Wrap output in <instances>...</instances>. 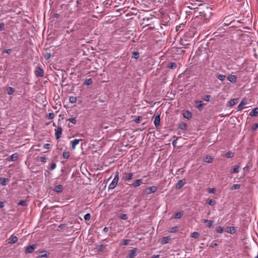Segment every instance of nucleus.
I'll return each mask as SVG.
<instances>
[{
  "label": "nucleus",
  "mask_w": 258,
  "mask_h": 258,
  "mask_svg": "<svg viewBox=\"0 0 258 258\" xmlns=\"http://www.w3.org/2000/svg\"><path fill=\"white\" fill-rule=\"evenodd\" d=\"M62 157L64 159H68L70 157V152L69 151L63 152Z\"/></svg>",
  "instance_id": "obj_36"
},
{
  "label": "nucleus",
  "mask_w": 258,
  "mask_h": 258,
  "mask_svg": "<svg viewBox=\"0 0 258 258\" xmlns=\"http://www.w3.org/2000/svg\"><path fill=\"white\" fill-rule=\"evenodd\" d=\"M224 229L222 227H218L216 229V232L218 233H222L223 232Z\"/></svg>",
  "instance_id": "obj_48"
},
{
  "label": "nucleus",
  "mask_w": 258,
  "mask_h": 258,
  "mask_svg": "<svg viewBox=\"0 0 258 258\" xmlns=\"http://www.w3.org/2000/svg\"><path fill=\"white\" fill-rule=\"evenodd\" d=\"M218 245V244L216 243H212L211 244V247H215V246H217Z\"/></svg>",
  "instance_id": "obj_62"
},
{
  "label": "nucleus",
  "mask_w": 258,
  "mask_h": 258,
  "mask_svg": "<svg viewBox=\"0 0 258 258\" xmlns=\"http://www.w3.org/2000/svg\"><path fill=\"white\" fill-rule=\"evenodd\" d=\"M203 222L205 223H208L207 226L209 228H211V227H212V226L213 225L214 221L208 220H207V219H205V220H203Z\"/></svg>",
  "instance_id": "obj_30"
},
{
  "label": "nucleus",
  "mask_w": 258,
  "mask_h": 258,
  "mask_svg": "<svg viewBox=\"0 0 258 258\" xmlns=\"http://www.w3.org/2000/svg\"><path fill=\"white\" fill-rule=\"evenodd\" d=\"M234 156V153L231 152H228L225 154V157L227 158H230L233 157Z\"/></svg>",
  "instance_id": "obj_39"
},
{
  "label": "nucleus",
  "mask_w": 258,
  "mask_h": 258,
  "mask_svg": "<svg viewBox=\"0 0 258 258\" xmlns=\"http://www.w3.org/2000/svg\"><path fill=\"white\" fill-rule=\"evenodd\" d=\"M185 184V179H182L178 181V182L175 185V188L176 189H180Z\"/></svg>",
  "instance_id": "obj_6"
},
{
  "label": "nucleus",
  "mask_w": 258,
  "mask_h": 258,
  "mask_svg": "<svg viewBox=\"0 0 258 258\" xmlns=\"http://www.w3.org/2000/svg\"><path fill=\"white\" fill-rule=\"evenodd\" d=\"M50 145L49 144H45L44 145V148L49 149L50 148Z\"/></svg>",
  "instance_id": "obj_59"
},
{
  "label": "nucleus",
  "mask_w": 258,
  "mask_h": 258,
  "mask_svg": "<svg viewBox=\"0 0 258 258\" xmlns=\"http://www.w3.org/2000/svg\"><path fill=\"white\" fill-rule=\"evenodd\" d=\"M93 83L92 79H86L84 82V84L87 86L91 85Z\"/></svg>",
  "instance_id": "obj_33"
},
{
  "label": "nucleus",
  "mask_w": 258,
  "mask_h": 258,
  "mask_svg": "<svg viewBox=\"0 0 258 258\" xmlns=\"http://www.w3.org/2000/svg\"><path fill=\"white\" fill-rule=\"evenodd\" d=\"M10 181V179L8 178H2L1 177V185H6L8 184Z\"/></svg>",
  "instance_id": "obj_29"
},
{
  "label": "nucleus",
  "mask_w": 258,
  "mask_h": 258,
  "mask_svg": "<svg viewBox=\"0 0 258 258\" xmlns=\"http://www.w3.org/2000/svg\"><path fill=\"white\" fill-rule=\"evenodd\" d=\"M128 240H127V239H123L121 242V245H127L128 243Z\"/></svg>",
  "instance_id": "obj_56"
},
{
  "label": "nucleus",
  "mask_w": 258,
  "mask_h": 258,
  "mask_svg": "<svg viewBox=\"0 0 258 258\" xmlns=\"http://www.w3.org/2000/svg\"><path fill=\"white\" fill-rule=\"evenodd\" d=\"M238 98H234L230 99L227 103L226 106H232L235 104H236L238 103Z\"/></svg>",
  "instance_id": "obj_14"
},
{
  "label": "nucleus",
  "mask_w": 258,
  "mask_h": 258,
  "mask_svg": "<svg viewBox=\"0 0 258 258\" xmlns=\"http://www.w3.org/2000/svg\"><path fill=\"white\" fill-rule=\"evenodd\" d=\"M183 26H184V25H182V24H181V25H179V26H177L176 27V31H179L180 28H181L182 27H183Z\"/></svg>",
  "instance_id": "obj_61"
},
{
  "label": "nucleus",
  "mask_w": 258,
  "mask_h": 258,
  "mask_svg": "<svg viewBox=\"0 0 258 258\" xmlns=\"http://www.w3.org/2000/svg\"><path fill=\"white\" fill-rule=\"evenodd\" d=\"M207 203L210 206L215 205L216 204V201L212 199H208L207 201Z\"/></svg>",
  "instance_id": "obj_37"
},
{
  "label": "nucleus",
  "mask_w": 258,
  "mask_h": 258,
  "mask_svg": "<svg viewBox=\"0 0 258 258\" xmlns=\"http://www.w3.org/2000/svg\"><path fill=\"white\" fill-rule=\"evenodd\" d=\"M216 191V189L215 188H210L209 190V192L210 193L214 194Z\"/></svg>",
  "instance_id": "obj_60"
},
{
  "label": "nucleus",
  "mask_w": 258,
  "mask_h": 258,
  "mask_svg": "<svg viewBox=\"0 0 258 258\" xmlns=\"http://www.w3.org/2000/svg\"><path fill=\"white\" fill-rule=\"evenodd\" d=\"M3 89H4L5 93H7L9 95L13 94L15 91V89L14 88H12L11 87H9L7 88L4 87L3 88Z\"/></svg>",
  "instance_id": "obj_12"
},
{
  "label": "nucleus",
  "mask_w": 258,
  "mask_h": 258,
  "mask_svg": "<svg viewBox=\"0 0 258 258\" xmlns=\"http://www.w3.org/2000/svg\"><path fill=\"white\" fill-rule=\"evenodd\" d=\"M5 30V25L4 23H1V32Z\"/></svg>",
  "instance_id": "obj_63"
},
{
  "label": "nucleus",
  "mask_w": 258,
  "mask_h": 258,
  "mask_svg": "<svg viewBox=\"0 0 258 258\" xmlns=\"http://www.w3.org/2000/svg\"><path fill=\"white\" fill-rule=\"evenodd\" d=\"M56 167V164L55 163H53L51 164L50 166V170H54Z\"/></svg>",
  "instance_id": "obj_57"
},
{
  "label": "nucleus",
  "mask_w": 258,
  "mask_h": 258,
  "mask_svg": "<svg viewBox=\"0 0 258 258\" xmlns=\"http://www.w3.org/2000/svg\"><path fill=\"white\" fill-rule=\"evenodd\" d=\"M67 121H69L70 122L73 123V124L76 123V122H77L76 117L69 118V119H67Z\"/></svg>",
  "instance_id": "obj_45"
},
{
  "label": "nucleus",
  "mask_w": 258,
  "mask_h": 258,
  "mask_svg": "<svg viewBox=\"0 0 258 258\" xmlns=\"http://www.w3.org/2000/svg\"><path fill=\"white\" fill-rule=\"evenodd\" d=\"M38 160L42 162H46V158L44 156H40L38 157Z\"/></svg>",
  "instance_id": "obj_47"
},
{
  "label": "nucleus",
  "mask_w": 258,
  "mask_h": 258,
  "mask_svg": "<svg viewBox=\"0 0 258 258\" xmlns=\"http://www.w3.org/2000/svg\"><path fill=\"white\" fill-rule=\"evenodd\" d=\"M119 218L121 219L126 220L128 219V216H127V214H121L119 216Z\"/></svg>",
  "instance_id": "obj_38"
},
{
  "label": "nucleus",
  "mask_w": 258,
  "mask_h": 258,
  "mask_svg": "<svg viewBox=\"0 0 258 258\" xmlns=\"http://www.w3.org/2000/svg\"><path fill=\"white\" fill-rule=\"evenodd\" d=\"M240 166L239 165L234 166V168L232 169H231L230 173H237L239 172V168Z\"/></svg>",
  "instance_id": "obj_28"
},
{
  "label": "nucleus",
  "mask_w": 258,
  "mask_h": 258,
  "mask_svg": "<svg viewBox=\"0 0 258 258\" xmlns=\"http://www.w3.org/2000/svg\"><path fill=\"white\" fill-rule=\"evenodd\" d=\"M18 240V238L17 236L14 235H11V236L7 240L8 243L14 244L16 243Z\"/></svg>",
  "instance_id": "obj_11"
},
{
  "label": "nucleus",
  "mask_w": 258,
  "mask_h": 258,
  "mask_svg": "<svg viewBox=\"0 0 258 258\" xmlns=\"http://www.w3.org/2000/svg\"><path fill=\"white\" fill-rule=\"evenodd\" d=\"M183 215V211L176 212L174 215L175 219H180Z\"/></svg>",
  "instance_id": "obj_32"
},
{
  "label": "nucleus",
  "mask_w": 258,
  "mask_h": 258,
  "mask_svg": "<svg viewBox=\"0 0 258 258\" xmlns=\"http://www.w3.org/2000/svg\"><path fill=\"white\" fill-rule=\"evenodd\" d=\"M171 239L170 236H166L163 238V239L161 240V243L162 244H165L169 242V240Z\"/></svg>",
  "instance_id": "obj_23"
},
{
  "label": "nucleus",
  "mask_w": 258,
  "mask_h": 258,
  "mask_svg": "<svg viewBox=\"0 0 258 258\" xmlns=\"http://www.w3.org/2000/svg\"><path fill=\"white\" fill-rule=\"evenodd\" d=\"M183 116L184 117L190 119L192 117V113L190 111L188 110H186L183 113Z\"/></svg>",
  "instance_id": "obj_18"
},
{
  "label": "nucleus",
  "mask_w": 258,
  "mask_h": 258,
  "mask_svg": "<svg viewBox=\"0 0 258 258\" xmlns=\"http://www.w3.org/2000/svg\"><path fill=\"white\" fill-rule=\"evenodd\" d=\"M91 215L90 213H87L84 216V219L86 221H88L90 219Z\"/></svg>",
  "instance_id": "obj_52"
},
{
  "label": "nucleus",
  "mask_w": 258,
  "mask_h": 258,
  "mask_svg": "<svg viewBox=\"0 0 258 258\" xmlns=\"http://www.w3.org/2000/svg\"><path fill=\"white\" fill-rule=\"evenodd\" d=\"M228 233H233L235 232V227H233V226H231L230 227V230L229 231H227Z\"/></svg>",
  "instance_id": "obj_54"
},
{
  "label": "nucleus",
  "mask_w": 258,
  "mask_h": 258,
  "mask_svg": "<svg viewBox=\"0 0 258 258\" xmlns=\"http://www.w3.org/2000/svg\"><path fill=\"white\" fill-rule=\"evenodd\" d=\"M142 119V116H138L137 117H136L135 118V119L134 120V121L136 122V123H140L141 120Z\"/></svg>",
  "instance_id": "obj_49"
},
{
  "label": "nucleus",
  "mask_w": 258,
  "mask_h": 258,
  "mask_svg": "<svg viewBox=\"0 0 258 258\" xmlns=\"http://www.w3.org/2000/svg\"><path fill=\"white\" fill-rule=\"evenodd\" d=\"M43 56L46 59H48L51 57V55L50 53L46 52L43 54Z\"/></svg>",
  "instance_id": "obj_42"
},
{
  "label": "nucleus",
  "mask_w": 258,
  "mask_h": 258,
  "mask_svg": "<svg viewBox=\"0 0 258 258\" xmlns=\"http://www.w3.org/2000/svg\"><path fill=\"white\" fill-rule=\"evenodd\" d=\"M154 18H155V17L152 15H150V16L148 17L144 18L143 19V21H147V22H148V23L146 24L143 27H145V26H147L151 25V23H152L151 20Z\"/></svg>",
  "instance_id": "obj_7"
},
{
  "label": "nucleus",
  "mask_w": 258,
  "mask_h": 258,
  "mask_svg": "<svg viewBox=\"0 0 258 258\" xmlns=\"http://www.w3.org/2000/svg\"><path fill=\"white\" fill-rule=\"evenodd\" d=\"M143 183V181L142 179H136L134 182L132 183H127V185L130 186L131 187H134L136 188L139 186L141 184Z\"/></svg>",
  "instance_id": "obj_3"
},
{
  "label": "nucleus",
  "mask_w": 258,
  "mask_h": 258,
  "mask_svg": "<svg viewBox=\"0 0 258 258\" xmlns=\"http://www.w3.org/2000/svg\"><path fill=\"white\" fill-rule=\"evenodd\" d=\"M107 245L101 244L100 245H97V247L95 249L99 252H102L104 250V248L106 247Z\"/></svg>",
  "instance_id": "obj_24"
},
{
  "label": "nucleus",
  "mask_w": 258,
  "mask_h": 258,
  "mask_svg": "<svg viewBox=\"0 0 258 258\" xmlns=\"http://www.w3.org/2000/svg\"><path fill=\"white\" fill-rule=\"evenodd\" d=\"M154 124L157 128H158L160 126V116L159 114L157 115L155 118L154 121Z\"/></svg>",
  "instance_id": "obj_15"
},
{
  "label": "nucleus",
  "mask_w": 258,
  "mask_h": 258,
  "mask_svg": "<svg viewBox=\"0 0 258 258\" xmlns=\"http://www.w3.org/2000/svg\"><path fill=\"white\" fill-rule=\"evenodd\" d=\"M251 116H256L258 115V107L253 108L249 114Z\"/></svg>",
  "instance_id": "obj_20"
},
{
  "label": "nucleus",
  "mask_w": 258,
  "mask_h": 258,
  "mask_svg": "<svg viewBox=\"0 0 258 258\" xmlns=\"http://www.w3.org/2000/svg\"><path fill=\"white\" fill-rule=\"evenodd\" d=\"M18 205L20 206H25L26 205V201H24V200L20 201L18 203Z\"/></svg>",
  "instance_id": "obj_53"
},
{
  "label": "nucleus",
  "mask_w": 258,
  "mask_h": 258,
  "mask_svg": "<svg viewBox=\"0 0 258 258\" xmlns=\"http://www.w3.org/2000/svg\"><path fill=\"white\" fill-rule=\"evenodd\" d=\"M49 253L46 250H42L40 251V254L37 257H48Z\"/></svg>",
  "instance_id": "obj_16"
},
{
  "label": "nucleus",
  "mask_w": 258,
  "mask_h": 258,
  "mask_svg": "<svg viewBox=\"0 0 258 258\" xmlns=\"http://www.w3.org/2000/svg\"><path fill=\"white\" fill-rule=\"evenodd\" d=\"M36 244H33L25 247V253L26 254L32 253L37 246Z\"/></svg>",
  "instance_id": "obj_4"
},
{
  "label": "nucleus",
  "mask_w": 258,
  "mask_h": 258,
  "mask_svg": "<svg viewBox=\"0 0 258 258\" xmlns=\"http://www.w3.org/2000/svg\"><path fill=\"white\" fill-rule=\"evenodd\" d=\"M1 35H2L4 38H7V39H8L9 38H11V35L7 32V31L3 32H1Z\"/></svg>",
  "instance_id": "obj_31"
},
{
  "label": "nucleus",
  "mask_w": 258,
  "mask_h": 258,
  "mask_svg": "<svg viewBox=\"0 0 258 258\" xmlns=\"http://www.w3.org/2000/svg\"><path fill=\"white\" fill-rule=\"evenodd\" d=\"M179 228L177 226H174L170 228V232L171 233H175L178 231Z\"/></svg>",
  "instance_id": "obj_34"
},
{
  "label": "nucleus",
  "mask_w": 258,
  "mask_h": 258,
  "mask_svg": "<svg viewBox=\"0 0 258 258\" xmlns=\"http://www.w3.org/2000/svg\"><path fill=\"white\" fill-rule=\"evenodd\" d=\"M80 141H82V140L75 139L74 140L71 141L72 149L74 150L75 149L76 146L79 144Z\"/></svg>",
  "instance_id": "obj_21"
},
{
  "label": "nucleus",
  "mask_w": 258,
  "mask_h": 258,
  "mask_svg": "<svg viewBox=\"0 0 258 258\" xmlns=\"http://www.w3.org/2000/svg\"><path fill=\"white\" fill-rule=\"evenodd\" d=\"M35 74L38 77H43L44 76V71L40 67H37L35 71Z\"/></svg>",
  "instance_id": "obj_9"
},
{
  "label": "nucleus",
  "mask_w": 258,
  "mask_h": 258,
  "mask_svg": "<svg viewBox=\"0 0 258 258\" xmlns=\"http://www.w3.org/2000/svg\"><path fill=\"white\" fill-rule=\"evenodd\" d=\"M54 117V114L53 113H49L48 115V119H52Z\"/></svg>",
  "instance_id": "obj_55"
},
{
  "label": "nucleus",
  "mask_w": 258,
  "mask_h": 258,
  "mask_svg": "<svg viewBox=\"0 0 258 258\" xmlns=\"http://www.w3.org/2000/svg\"><path fill=\"white\" fill-rule=\"evenodd\" d=\"M190 236L194 238H197L199 236V233L197 232H194L191 233Z\"/></svg>",
  "instance_id": "obj_41"
},
{
  "label": "nucleus",
  "mask_w": 258,
  "mask_h": 258,
  "mask_svg": "<svg viewBox=\"0 0 258 258\" xmlns=\"http://www.w3.org/2000/svg\"><path fill=\"white\" fill-rule=\"evenodd\" d=\"M19 157V154L17 153H14L11 156L8 157L5 159L9 161H15L17 160Z\"/></svg>",
  "instance_id": "obj_10"
},
{
  "label": "nucleus",
  "mask_w": 258,
  "mask_h": 258,
  "mask_svg": "<svg viewBox=\"0 0 258 258\" xmlns=\"http://www.w3.org/2000/svg\"><path fill=\"white\" fill-rule=\"evenodd\" d=\"M213 160V158L211 156L207 155L204 159V161L207 163H212Z\"/></svg>",
  "instance_id": "obj_25"
},
{
  "label": "nucleus",
  "mask_w": 258,
  "mask_h": 258,
  "mask_svg": "<svg viewBox=\"0 0 258 258\" xmlns=\"http://www.w3.org/2000/svg\"><path fill=\"white\" fill-rule=\"evenodd\" d=\"M240 187V185L239 184H233L232 185V186L231 187V190H234V189H239Z\"/></svg>",
  "instance_id": "obj_44"
},
{
  "label": "nucleus",
  "mask_w": 258,
  "mask_h": 258,
  "mask_svg": "<svg viewBox=\"0 0 258 258\" xmlns=\"http://www.w3.org/2000/svg\"><path fill=\"white\" fill-rule=\"evenodd\" d=\"M187 126L186 123L184 122H181L178 124V127L183 131H186L187 130Z\"/></svg>",
  "instance_id": "obj_22"
},
{
  "label": "nucleus",
  "mask_w": 258,
  "mask_h": 258,
  "mask_svg": "<svg viewBox=\"0 0 258 258\" xmlns=\"http://www.w3.org/2000/svg\"><path fill=\"white\" fill-rule=\"evenodd\" d=\"M157 187L155 186H150L146 189V194L148 195L151 194V193H154L156 191Z\"/></svg>",
  "instance_id": "obj_13"
},
{
  "label": "nucleus",
  "mask_w": 258,
  "mask_h": 258,
  "mask_svg": "<svg viewBox=\"0 0 258 258\" xmlns=\"http://www.w3.org/2000/svg\"><path fill=\"white\" fill-rule=\"evenodd\" d=\"M134 175V173L123 172L122 173L121 180L127 184V183H131V180L133 179Z\"/></svg>",
  "instance_id": "obj_1"
},
{
  "label": "nucleus",
  "mask_w": 258,
  "mask_h": 258,
  "mask_svg": "<svg viewBox=\"0 0 258 258\" xmlns=\"http://www.w3.org/2000/svg\"><path fill=\"white\" fill-rule=\"evenodd\" d=\"M257 128H258V123H255L253 124V125L252 126L251 130L252 131H254L256 130Z\"/></svg>",
  "instance_id": "obj_51"
},
{
  "label": "nucleus",
  "mask_w": 258,
  "mask_h": 258,
  "mask_svg": "<svg viewBox=\"0 0 258 258\" xmlns=\"http://www.w3.org/2000/svg\"><path fill=\"white\" fill-rule=\"evenodd\" d=\"M62 129L61 127L58 126L57 129L55 130V136L57 140L59 139L61 136Z\"/></svg>",
  "instance_id": "obj_8"
},
{
  "label": "nucleus",
  "mask_w": 258,
  "mask_h": 258,
  "mask_svg": "<svg viewBox=\"0 0 258 258\" xmlns=\"http://www.w3.org/2000/svg\"><path fill=\"white\" fill-rule=\"evenodd\" d=\"M133 56H132V57H134V58H136V59L138 58L139 57V56H140V54H139V53L138 52H137V51H134V52H133Z\"/></svg>",
  "instance_id": "obj_43"
},
{
  "label": "nucleus",
  "mask_w": 258,
  "mask_h": 258,
  "mask_svg": "<svg viewBox=\"0 0 258 258\" xmlns=\"http://www.w3.org/2000/svg\"><path fill=\"white\" fill-rule=\"evenodd\" d=\"M217 78L219 80H221V81H224V80L225 79V78H226V76H225V75H221V74H217Z\"/></svg>",
  "instance_id": "obj_35"
},
{
  "label": "nucleus",
  "mask_w": 258,
  "mask_h": 258,
  "mask_svg": "<svg viewBox=\"0 0 258 258\" xmlns=\"http://www.w3.org/2000/svg\"><path fill=\"white\" fill-rule=\"evenodd\" d=\"M199 102L200 103V104L198 105L196 107H197V108H198L199 109H201V108L203 106L204 104L202 103V101H200Z\"/></svg>",
  "instance_id": "obj_58"
},
{
  "label": "nucleus",
  "mask_w": 258,
  "mask_h": 258,
  "mask_svg": "<svg viewBox=\"0 0 258 258\" xmlns=\"http://www.w3.org/2000/svg\"><path fill=\"white\" fill-rule=\"evenodd\" d=\"M12 52V50L11 49H8L7 50H3L1 54H3L4 53H7L10 54Z\"/></svg>",
  "instance_id": "obj_50"
},
{
  "label": "nucleus",
  "mask_w": 258,
  "mask_h": 258,
  "mask_svg": "<svg viewBox=\"0 0 258 258\" xmlns=\"http://www.w3.org/2000/svg\"><path fill=\"white\" fill-rule=\"evenodd\" d=\"M119 173L118 171L115 172L114 179L110 184L109 189H113L116 187L119 180Z\"/></svg>",
  "instance_id": "obj_2"
},
{
  "label": "nucleus",
  "mask_w": 258,
  "mask_h": 258,
  "mask_svg": "<svg viewBox=\"0 0 258 258\" xmlns=\"http://www.w3.org/2000/svg\"><path fill=\"white\" fill-rule=\"evenodd\" d=\"M137 248H134L133 249L130 250L126 258H135V256L137 255Z\"/></svg>",
  "instance_id": "obj_5"
},
{
  "label": "nucleus",
  "mask_w": 258,
  "mask_h": 258,
  "mask_svg": "<svg viewBox=\"0 0 258 258\" xmlns=\"http://www.w3.org/2000/svg\"><path fill=\"white\" fill-rule=\"evenodd\" d=\"M160 255H153L151 256V258H158L159 257Z\"/></svg>",
  "instance_id": "obj_64"
},
{
  "label": "nucleus",
  "mask_w": 258,
  "mask_h": 258,
  "mask_svg": "<svg viewBox=\"0 0 258 258\" xmlns=\"http://www.w3.org/2000/svg\"><path fill=\"white\" fill-rule=\"evenodd\" d=\"M246 100L245 98H243L241 102L240 103V104L238 105L237 107V110L238 111L241 110L243 109V106L245 104V101Z\"/></svg>",
  "instance_id": "obj_26"
},
{
  "label": "nucleus",
  "mask_w": 258,
  "mask_h": 258,
  "mask_svg": "<svg viewBox=\"0 0 258 258\" xmlns=\"http://www.w3.org/2000/svg\"><path fill=\"white\" fill-rule=\"evenodd\" d=\"M227 79L231 83H234L236 82L237 77L235 75H230L228 76Z\"/></svg>",
  "instance_id": "obj_19"
},
{
  "label": "nucleus",
  "mask_w": 258,
  "mask_h": 258,
  "mask_svg": "<svg viewBox=\"0 0 258 258\" xmlns=\"http://www.w3.org/2000/svg\"><path fill=\"white\" fill-rule=\"evenodd\" d=\"M211 97V95H205L203 97L202 99L206 101H209Z\"/></svg>",
  "instance_id": "obj_46"
},
{
  "label": "nucleus",
  "mask_w": 258,
  "mask_h": 258,
  "mask_svg": "<svg viewBox=\"0 0 258 258\" xmlns=\"http://www.w3.org/2000/svg\"><path fill=\"white\" fill-rule=\"evenodd\" d=\"M167 67L171 69H175L177 68V64L174 62H170L168 63Z\"/></svg>",
  "instance_id": "obj_27"
},
{
  "label": "nucleus",
  "mask_w": 258,
  "mask_h": 258,
  "mask_svg": "<svg viewBox=\"0 0 258 258\" xmlns=\"http://www.w3.org/2000/svg\"><path fill=\"white\" fill-rule=\"evenodd\" d=\"M69 101L72 103H76L77 101V97L74 96H71L69 98Z\"/></svg>",
  "instance_id": "obj_40"
},
{
  "label": "nucleus",
  "mask_w": 258,
  "mask_h": 258,
  "mask_svg": "<svg viewBox=\"0 0 258 258\" xmlns=\"http://www.w3.org/2000/svg\"><path fill=\"white\" fill-rule=\"evenodd\" d=\"M53 190L56 193H60L63 190L62 185L59 184L55 186Z\"/></svg>",
  "instance_id": "obj_17"
}]
</instances>
